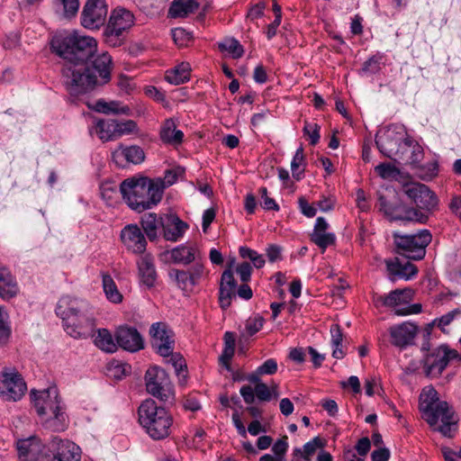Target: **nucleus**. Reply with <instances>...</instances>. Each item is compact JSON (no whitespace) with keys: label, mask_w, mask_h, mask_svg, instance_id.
Wrapping results in <instances>:
<instances>
[{"label":"nucleus","mask_w":461,"mask_h":461,"mask_svg":"<svg viewBox=\"0 0 461 461\" xmlns=\"http://www.w3.org/2000/svg\"><path fill=\"white\" fill-rule=\"evenodd\" d=\"M182 172L180 168L167 170L163 179L158 178L153 180V182H160L164 190L166 187L174 185Z\"/></svg>","instance_id":"obj_53"},{"label":"nucleus","mask_w":461,"mask_h":461,"mask_svg":"<svg viewBox=\"0 0 461 461\" xmlns=\"http://www.w3.org/2000/svg\"><path fill=\"white\" fill-rule=\"evenodd\" d=\"M378 205L380 211L384 212V213L390 218L391 220L394 221V216L397 215L399 211V205H393L390 203L387 202V200L380 195L378 198Z\"/></svg>","instance_id":"obj_52"},{"label":"nucleus","mask_w":461,"mask_h":461,"mask_svg":"<svg viewBox=\"0 0 461 461\" xmlns=\"http://www.w3.org/2000/svg\"><path fill=\"white\" fill-rule=\"evenodd\" d=\"M435 421L428 422L435 430L439 431L445 437H452L456 429V420L453 409L447 402H438V406L432 409Z\"/></svg>","instance_id":"obj_13"},{"label":"nucleus","mask_w":461,"mask_h":461,"mask_svg":"<svg viewBox=\"0 0 461 461\" xmlns=\"http://www.w3.org/2000/svg\"><path fill=\"white\" fill-rule=\"evenodd\" d=\"M431 239V234L428 230L412 234H393L398 253L414 260H420L425 257L426 247L430 243Z\"/></svg>","instance_id":"obj_6"},{"label":"nucleus","mask_w":461,"mask_h":461,"mask_svg":"<svg viewBox=\"0 0 461 461\" xmlns=\"http://www.w3.org/2000/svg\"><path fill=\"white\" fill-rule=\"evenodd\" d=\"M92 108L98 113L105 114L131 115V109L129 106L119 101L106 102L104 100H98Z\"/></svg>","instance_id":"obj_34"},{"label":"nucleus","mask_w":461,"mask_h":461,"mask_svg":"<svg viewBox=\"0 0 461 461\" xmlns=\"http://www.w3.org/2000/svg\"><path fill=\"white\" fill-rule=\"evenodd\" d=\"M95 130L103 141L115 140V120H99L95 123Z\"/></svg>","instance_id":"obj_39"},{"label":"nucleus","mask_w":461,"mask_h":461,"mask_svg":"<svg viewBox=\"0 0 461 461\" xmlns=\"http://www.w3.org/2000/svg\"><path fill=\"white\" fill-rule=\"evenodd\" d=\"M188 229V225L176 214L163 216V236L167 240L177 241Z\"/></svg>","instance_id":"obj_24"},{"label":"nucleus","mask_w":461,"mask_h":461,"mask_svg":"<svg viewBox=\"0 0 461 461\" xmlns=\"http://www.w3.org/2000/svg\"><path fill=\"white\" fill-rule=\"evenodd\" d=\"M303 132L309 137L312 145L318 143L320 140V127L318 124L306 122L303 127Z\"/></svg>","instance_id":"obj_57"},{"label":"nucleus","mask_w":461,"mask_h":461,"mask_svg":"<svg viewBox=\"0 0 461 461\" xmlns=\"http://www.w3.org/2000/svg\"><path fill=\"white\" fill-rule=\"evenodd\" d=\"M256 397L261 402L271 401V395L269 393L270 389L266 384H258L255 385Z\"/></svg>","instance_id":"obj_64"},{"label":"nucleus","mask_w":461,"mask_h":461,"mask_svg":"<svg viewBox=\"0 0 461 461\" xmlns=\"http://www.w3.org/2000/svg\"><path fill=\"white\" fill-rule=\"evenodd\" d=\"M259 194L261 195L262 206H263L264 209H266V210H275V211H278L279 210V206L277 205L276 201L274 199L268 197L267 187H264V186L260 187Z\"/></svg>","instance_id":"obj_62"},{"label":"nucleus","mask_w":461,"mask_h":461,"mask_svg":"<svg viewBox=\"0 0 461 461\" xmlns=\"http://www.w3.org/2000/svg\"><path fill=\"white\" fill-rule=\"evenodd\" d=\"M417 332L418 326L411 321L393 325L389 330L392 344L401 348L412 344Z\"/></svg>","instance_id":"obj_20"},{"label":"nucleus","mask_w":461,"mask_h":461,"mask_svg":"<svg viewBox=\"0 0 461 461\" xmlns=\"http://www.w3.org/2000/svg\"><path fill=\"white\" fill-rule=\"evenodd\" d=\"M198 8L195 0H174L171 4L168 15L172 18L185 17Z\"/></svg>","instance_id":"obj_35"},{"label":"nucleus","mask_w":461,"mask_h":461,"mask_svg":"<svg viewBox=\"0 0 461 461\" xmlns=\"http://www.w3.org/2000/svg\"><path fill=\"white\" fill-rule=\"evenodd\" d=\"M103 290L106 299L113 303L122 302V294L117 288V285L110 275L104 274L102 277Z\"/></svg>","instance_id":"obj_38"},{"label":"nucleus","mask_w":461,"mask_h":461,"mask_svg":"<svg viewBox=\"0 0 461 461\" xmlns=\"http://www.w3.org/2000/svg\"><path fill=\"white\" fill-rule=\"evenodd\" d=\"M412 295L413 293L411 289H396L385 296H377L374 299V303L376 306L381 305L394 309V312L397 315V311L399 309H405L407 304L411 303Z\"/></svg>","instance_id":"obj_21"},{"label":"nucleus","mask_w":461,"mask_h":461,"mask_svg":"<svg viewBox=\"0 0 461 461\" xmlns=\"http://www.w3.org/2000/svg\"><path fill=\"white\" fill-rule=\"evenodd\" d=\"M235 295V291L220 285L219 302L222 309L230 305L231 298Z\"/></svg>","instance_id":"obj_60"},{"label":"nucleus","mask_w":461,"mask_h":461,"mask_svg":"<svg viewBox=\"0 0 461 461\" xmlns=\"http://www.w3.org/2000/svg\"><path fill=\"white\" fill-rule=\"evenodd\" d=\"M219 49L221 51H227L233 59H239L243 55L244 50L240 42L233 39H225L219 43Z\"/></svg>","instance_id":"obj_45"},{"label":"nucleus","mask_w":461,"mask_h":461,"mask_svg":"<svg viewBox=\"0 0 461 461\" xmlns=\"http://www.w3.org/2000/svg\"><path fill=\"white\" fill-rule=\"evenodd\" d=\"M56 313L62 319L66 332L75 339L94 338L95 345L104 352L114 353L117 339L107 329H98L95 332V318L89 303L84 300L63 296L59 299Z\"/></svg>","instance_id":"obj_2"},{"label":"nucleus","mask_w":461,"mask_h":461,"mask_svg":"<svg viewBox=\"0 0 461 461\" xmlns=\"http://www.w3.org/2000/svg\"><path fill=\"white\" fill-rule=\"evenodd\" d=\"M330 343L333 348L332 357L337 359H341L345 356V352L342 347L343 334L340 327L338 324H332L330 326Z\"/></svg>","instance_id":"obj_41"},{"label":"nucleus","mask_w":461,"mask_h":461,"mask_svg":"<svg viewBox=\"0 0 461 461\" xmlns=\"http://www.w3.org/2000/svg\"><path fill=\"white\" fill-rule=\"evenodd\" d=\"M140 132V129L138 124L133 120H123L117 121L115 120V140L130 134H138Z\"/></svg>","instance_id":"obj_43"},{"label":"nucleus","mask_w":461,"mask_h":461,"mask_svg":"<svg viewBox=\"0 0 461 461\" xmlns=\"http://www.w3.org/2000/svg\"><path fill=\"white\" fill-rule=\"evenodd\" d=\"M120 193L131 210L141 212L161 201L163 185L147 177H131L121 183Z\"/></svg>","instance_id":"obj_4"},{"label":"nucleus","mask_w":461,"mask_h":461,"mask_svg":"<svg viewBox=\"0 0 461 461\" xmlns=\"http://www.w3.org/2000/svg\"><path fill=\"white\" fill-rule=\"evenodd\" d=\"M57 5L61 8L67 18L74 16L79 8L78 0H57Z\"/></svg>","instance_id":"obj_48"},{"label":"nucleus","mask_w":461,"mask_h":461,"mask_svg":"<svg viewBox=\"0 0 461 461\" xmlns=\"http://www.w3.org/2000/svg\"><path fill=\"white\" fill-rule=\"evenodd\" d=\"M163 217H158L154 212H149L142 215L140 225L145 234L150 240L158 237V232L162 228Z\"/></svg>","instance_id":"obj_33"},{"label":"nucleus","mask_w":461,"mask_h":461,"mask_svg":"<svg viewBox=\"0 0 461 461\" xmlns=\"http://www.w3.org/2000/svg\"><path fill=\"white\" fill-rule=\"evenodd\" d=\"M174 41L179 45H185L192 38L191 34L183 28H175L171 31Z\"/></svg>","instance_id":"obj_58"},{"label":"nucleus","mask_w":461,"mask_h":461,"mask_svg":"<svg viewBox=\"0 0 461 461\" xmlns=\"http://www.w3.org/2000/svg\"><path fill=\"white\" fill-rule=\"evenodd\" d=\"M184 133L180 130H176L174 120L167 119L164 122L160 129V139L163 142L178 145L182 142Z\"/></svg>","instance_id":"obj_31"},{"label":"nucleus","mask_w":461,"mask_h":461,"mask_svg":"<svg viewBox=\"0 0 461 461\" xmlns=\"http://www.w3.org/2000/svg\"><path fill=\"white\" fill-rule=\"evenodd\" d=\"M375 170L384 179L393 178L399 174V170L390 163H381Z\"/></svg>","instance_id":"obj_51"},{"label":"nucleus","mask_w":461,"mask_h":461,"mask_svg":"<svg viewBox=\"0 0 461 461\" xmlns=\"http://www.w3.org/2000/svg\"><path fill=\"white\" fill-rule=\"evenodd\" d=\"M139 276L140 282L150 288L155 285L157 279V272L153 258L146 255L138 260Z\"/></svg>","instance_id":"obj_29"},{"label":"nucleus","mask_w":461,"mask_h":461,"mask_svg":"<svg viewBox=\"0 0 461 461\" xmlns=\"http://www.w3.org/2000/svg\"><path fill=\"white\" fill-rule=\"evenodd\" d=\"M324 447V441L320 437H315L309 442L305 443L303 449L295 448L294 450V456H299L304 461H311L312 456Z\"/></svg>","instance_id":"obj_40"},{"label":"nucleus","mask_w":461,"mask_h":461,"mask_svg":"<svg viewBox=\"0 0 461 461\" xmlns=\"http://www.w3.org/2000/svg\"><path fill=\"white\" fill-rule=\"evenodd\" d=\"M30 395L45 429L52 431H64L67 429L68 419L57 387L50 386L41 391L32 390Z\"/></svg>","instance_id":"obj_3"},{"label":"nucleus","mask_w":461,"mask_h":461,"mask_svg":"<svg viewBox=\"0 0 461 461\" xmlns=\"http://www.w3.org/2000/svg\"><path fill=\"white\" fill-rule=\"evenodd\" d=\"M169 276L185 292H190L195 286L187 271L172 269L169 272Z\"/></svg>","instance_id":"obj_42"},{"label":"nucleus","mask_w":461,"mask_h":461,"mask_svg":"<svg viewBox=\"0 0 461 461\" xmlns=\"http://www.w3.org/2000/svg\"><path fill=\"white\" fill-rule=\"evenodd\" d=\"M166 357L167 358V362L173 366L177 375H180L181 373L186 368L185 359L180 354L172 352L169 357Z\"/></svg>","instance_id":"obj_56"},{"label":"nucleus","mask_w":461,"mask_h":461,"mask_svg":"<svg viewBox=\"0 0 461 461\" xmlns=\"http://www.w3.org/2000/svg\"><path fill=\"white\" fill-rule=\"evenodd\" d=\"M292 175L296 180H300L304 172V154L303 147L296 149L291 162Z\"/></svg>","instance_id":"obj_44"},{"label":"nucleus","mask_w":461,"mask_h":461,"mask_svg":"<svg viewBox=\"0 0 461 461\" xmlns=\"http://www.w3.org/2000/svg\"><path fill=\"white\" fill-rule=\"evenodd\" d=\"M134 23L133 14L125 8H116L113 11L104 35L108 42L113 41L122 33L130 29Z\"/></svg>","instance_id":"obj_15"},{"label":"nucleus","mask_w":461,"mask_h":461,"mask_svg":"<svg viewBox=\"0 0 461 461\" xmlns=\"http://www.w3.org/2000/svg\"><path fill=\"white\" fill-rule=\"evenodd\" d=\"M169 255L174 263L188 265L195 258V249L186 245H179L171 249Z\"/></svg>","instance_id":"obj_37"},{"label":"nucleus","mask_w":461,"mask_h":461,"mask_svg":"<svg viewBox=\"0 0 461 461\" xmlns=\"http://www.w3.org/2000/svg\"><path fill=\"white\" fill-rule=\"evenodd\" d=\"M257 368L258 374H262L263 375H271L277 372L278 366L276 359L268 358Z\"/></svg>","instance_id":"obj_59"},{"label":"nucleus","mask_w":461,"mask_h":461,"mask_svg":"<svg viewBox=\"0 0 461 461\" xmlns=\"http://www.w3.org/2000/svg\"><path fill=\"white\" fill-rule=\"evenodd\" d=\"M51 461H80V448L74 442L55 438L48 445Z\"/></svg>","instance_id":"obj_17"},{"label":"nucleus","mask_w":461,"mask_h":461,"mask_svg":"<svg viewBox=\"0 0 461 461\" xmlns=\"http://www.w3.org/2000/svg\"><path fill=\"white\" fill-rule=\"evenodd\" d=\"M113 160L115 164L121 167H124L127 164H140L145 158V154L143 149L137 146H123L120 145L113 152Z\"/></svg>","instance_id":"obj_22"},{"label":"nucleus","mask_w":461,"mask_h":461,"mask_svg":"<svg viewBox=\"0 0 461 461\" xmlns=\"http://www.w3.org/2000/svg\"><path fill=\"white\" fill-rule=\"evenodd\" d=\"M240 255L243 258H249L253 263L254 267L257 268H260L265 265V259L263 255L258 253L257 251L249 248L240 247Z\"/></svg>","instance_id":"obj_46"},{"label":"nucleus","mask_w":461,"mask_h":461,"mask_svg":"<svg viewBox=\"0 0 461 461\" xmlns=\"http://www.w3.org/2000/svg\"><path fill=\"white\" fill-rule=\"evenodd\" d=\"M120 238L125 249L133 254H142L146 250V237L137 224L124 226L121 230Z\"/></svg>","instance_id":"obj_18"},{"label":"nucleus","mask_w":461,"mask_h":461,"mask_svg":"<svg viewBox=\"0 0 461 461\" xmlns=\"http://www.w3.org/2000/svg\"><path fill=\"white\" fill-rule=\"evenodd\" d=\"M385 264L390 279L393 282L398 279L410 280L418 273V268L415 265L409 262L402 264L397 258L385 260Z\"/></svg>","instance_id":"obj_27"},{"label":"nucleus","mask_w":461,"mask_h":461,"mask_svg":"<svg viewBox=\"0 0 461 461\" xmlns=\"http://www.w3.org/2000/svg\"><path fill=\"white\" fill-rule=\"evenodd\" d=\"M438 396V392L431 386H425L420 394L419 408L421 412L422 418L427 422L435 421V416L432 409L438 406V402H442Z\"/></svg>","instance_id":"obj_23"},{"label":"nucleus","mask_w":461,"mask_h":461,"mask_svg":"<svg viewBox=\"0 0 461 461\" xmlns=\"http://www.w3.org/2000/svg\"><path fill=\"white\" fill-rule=\"evenodd\" d=\"M11 333L8 323V314L3 307H0V342L5 341Z\"/></svg>","instance_id":"obj_54"},{"label":"nucleus","mask_w":461,"mask_h":461,"mask_svg":"<svg viewBox=\"0 0 461 461\" xmlns=\"http://www.w3.org/2000/svg\"><path fill=\"white\" fill-rule=\"evenodd\" d=\"M191 66L187 62H182L174 68L166 72V79L172 85H181L190 78Z\"/></svg>","instance_id":"obj_36"},{"label":"nucleus","mask_w":461,"mask_h":461,"mask_svg":"<svg viewBox=\"0 0 461 461\" xmlns=\"http://www.w3.org/2000/svg\"><path fill=\"white\" fill-rule=\"evenodd\" d=\"M402 125L392 124L380 130L375 135V144L380 152L387 158L396 160L405 137Z\"/></svg>","instance_id":"obj_7"},{"label":"nucleus","mask_w":461,"mask_h":461,"mask_svg":"<svg viewBox=\"0 0 461 461\" xmlns=\"http://www.w3.org/2000/svg\"><path fill=\"white\" fill-rule=\"evenodd\" d=\"M27 390L23 376L14 369H5L0 374V397L5 401L17 402Z\"/></svg>","instance_id":"obj_10"},{"label":"nucleus","mask_w":461,"mask_h":461,"mask_svg":"<svg viewBox=\"0 0 461 461\" xmlns=\"http://www.w3.org/2000/svg\"><path fill=\"white\" fill-rule=\"evenodd\" d=\"M423 148L417 141L406 138L396 159L402 160L404 164L417 166L423 158Z\"/></svg>","instance_id":"obj_26"},{"label":"nucleus","mask_w":461,"mask_h":461,"mask_svg":"<svg viewBox=\"0 0 461 461\" xmlns=\"http://www.w3.org/2000/svg\"><path fill=\"white\" fill-rule=\"evenodd\" d=\"M147 392L160 401L167 402L173 396L172 385L166 371L158 366L149 368L145 374Z\"/></svg>","instance_id":"obj_9"},{"label":"nucleus","mask_w":461,"mask_h":461,"mask_svg":"<svg viewBox=\"0 0 461 461\" xmlns=\"http://www.w3.org/2000/svg\"><path fill=\"white\" fill-rule=\"evenodd\" d=\"M139 422L146 433L154 440L167 438L173 425L171 414L158 406L152 399L141 402L138 409Z\"/></svg>","instance_id":"obj_5"},{"label":"nucleus","mask_w":461,"mask_h":461,"mask_svg":"<svg viewBox=\"0 0 461 461\" xmlns=\"http://www.w3.org/2000/svg\"><path fill=\"white\" fill-rule=\"evenodd\" d=\"M114 337L117 339V348L120 347L130 352H137L144 348L142 337L135 328L120 326L116 329Z\"/></svg>","instance_id":"obj_19"},{"label":"nucleus","mask_w":461,"mask_h":461,"mask_svg":"<svg viewBox=\"0 0 461 461\" xmlns=\"http://www.w3.org/2000/svg\"><path fill=\"white\" fill-rule=\"evenodd\" d=\"M17 451L20 461H41L50 457L48 446L42 445L40 438L34 436L19 439Z\"/></svg>","instance_id":"obj_16"},{"label":"nucleus","mask_w":461,"mask_h":461,"mask_svg":"<svg viewBox=\"0 0 461 461\" xmlns=\"http://www.w3.org/2000/svg\"><path fill=\"white\" fill-rule=\"evenodd\" d=\"M430 214L431 213L420 208L416 209L399 204V211L397 215L394 216V221H408L425 223L429 220Z\"/></svg>","instance_id":"obj_30"},{"label":"nucleus","mask_w":461,"mask_h":461,"mask_svg":"<svg viewBox=\"0 0 461 461\" xmlns=\"http://www.w3.org/2000/svg\"><path fill=\"white\" fill-rule=\"evenodd\" d=\"M50 47L65 60L62 79L71 95L85 94L95 86L96 75L91 71L88 64L97 51L95 38L76 31L60 32L52 37Z\"/></svg>","instance_id":"obj_1"},{"label":"nucleus","mask_w":461,"mask_h":461,"mask_svg":"<svg viewBox=\"0 0 461 461\" xmlns=\"http://www.w3.org/2000/svg\"><path fill=\"white\" fill-rule=\"evenodd\" d=\"M267 7V4L264 1H260L258 4L252 5L248 12L247 17L250 20H256L264 14V10Z\"/></svg>","instance_id":"obj_63"},{"label":"nucleus","mask_w":461,"mask_h":461,"mask_svg":"<svg viewBox=\"0 0 461 461\" xmlns=\"http://www.w3.org/2000/svg\"><path fill=\"white\" fill-rule=\"evenodd\" d=\"M264 322V318L258 314L249 317L245 323L246 334L253 336L262 329Z\"/></svg>","instance_id":"obj_47"},{"label":"nucleus","mask_w":461,"mask_h":461,"mask_svg":"<svg viewBox=\"0 0 461 461\" xmlns=\"http://www.w3.org/2000/svg\"><path fill=\"white\" fill-rule=\"evenodd\" d=\"M458 357L459 355L456 349H452L445 344L440 345L424 357V372L427 376L438 377L446 369L451 360Z\"/></svg>","instance_id":"obj_8"},{"label":"nucleus","mask_w":461,"mask_h":461,"mask_svg":"<svg viewBox=\"0 0 461 461\" xmlns=\"http://www.w3.org/2000/svg\"><path fill=\"white\" fill-rule=\"evenodd\" d=\"M438 163L431 161L424 166L419 167V176L423 180H430L438 175Z\"/></svg>","instance_id":"obj_49"},{"label":"nucleus","mask_w":461,"mask_h":461,"mask_svg":"<svg viewBox=\"0 0 461 461\" xmlns=\"http://www.w3.org/2000/svg\"><path fill=\"white\" fill-rule=\"evenodd\" d=\"M383 59V56L380 54L375 55L369 58L362 67V72L365 74H375L380 70V63Z\"/></svg>","instance_id":"obj_50"},{"label":"nucleus","mask_w":461,"mask_h":461,"mask_svg":"<svg viewBox=\"0 0 461 461\" xmlns=\"http://www.w3.org/2000/svg\"><path fill=\"white\" fill-rule=\"evenodd\" d=\"M458 314H460V311L458 309H455L441 317L435 319L433 323L442 331H445L446 327L448 326Z\"/></svg>","instance_id":"obj_55"},{"label":"nucleus","mask_w":461,"mask_h":461,"mask_svg":"<svg viewBox=\"0 0 461 461\" xmlns=\"http://www.w3.org/2000/svg\"><path fill=\"white\" fill-rule=\"evenodd\" d=\"M329 223L323 217H318L315 221L313 231L311 235V240L316 244L324 252L326 249L334 244L336 240L335 234L328 232Z\"/></svg>","instance_id":"obj_25"},{"label":"nucleus","mask_w":461,"mask_h":461,"mask_svg":"<svg viewBox=\"0 0 461 461\" xmlns=\"http://www.w3.org/2000/svg\"><path fill=\"white\" fill-rule=\"evenodd\" d=\"M100 192L103 199L112 201L117 193L116 185L112 182L103 183L100 186Z\"/></svg>","instance_id":"obj_61"},{"label":"nucleus","mask_w":461,"mask_h":461,"mask_svg":"<svg viewBox=\"0 0 461 461\" xmlns=\"http://www.w3.org/2000/svg\"><path fill=\"white\" fill-rule=\"evenodd\" d=\"M112 58L107 53L98 55L93 61L92 67L89 66L91 71L96 75V85L105 84L111 78Z\"/></svg>","instance_id":"obj_28"},{"label":"nucleus","mask_w":461,"mask_h":461,"mask_svg":"<svg viewBox=\"0 0 461 461\" xmlns=\"http://www.w3.org/2000/svg\"><path fill=\"white\" fill-rule=\"evenodd\" d=\"M18 285L8 269L0 267V296L10 299L18 293Z\"/></svg>","instance_id":"obj_32"},{"label":"nucleus","mask_w":461,"mask_h":461,"mask_svg":"<svg viewBox=\"0 0 461 461\" xmlns=\"http://www.w3.org/2000/svg\"><path fill=\"white\" fill-rule=\"evenodd\" d=\"M106 15L105 0H88L81 14V23L89 30L98 29L104 24Z\"/></svg>","instance_id":"obj_14"},{"label":"nucleus","mask_w":461,"mask_h":461,"mask_svg":"<svg viewBox=\"0 0 461 461\" xmlns=\"http://www.w3.org/2000/svg\"><path fill=\"white\" fill-rule=\"evenodd\" d=\"M151 344L161 357H169L174 351V333L164 322L153 323L150 327Z\"/></svg>","instance_id":"obj_12"},{"label":"nucleus","mask_w":461,"mask_h":461,"mask_svg":"<svg viewBox=\"0 0 461 461\" xmlns=\"http://www.w3.org/2000/svg\"><path fill=\"white\" fill-rule=\"evenodd\" d=\"M405 194L423 211L432 213L438 208V200L436 194L425 185L411 183L405 185Z\"/></svg>","instance_id":"obj_11"}]
</instances>
